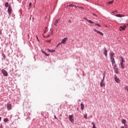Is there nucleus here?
Masks as SVG:
<instances>
[{
    "instance_id": "obj_37",
    "label": "nucleus",
    "mask_w": 128,
    "mask_h": 128,
    "mask_svg": "<svg viewBox=\"0 0 128 128\" xmlns=\"http://www.w3.org/2000/svg\"><path fill=\"white\" fill-rule=\"evenodd\" d=\"M92 124L93 126H95V125H94V122H92Z\"/></svg>"
},
{
    "instance_id": "obj_42",
    "label": "nucleus",
    "mask_w": 128,
    "mask_h": 128,
    "mask_svg": "<svg viewBox=\"0 0 128 128\" xmlns=\"http://www.w3.org/2000/svg\"><path fill=\"white\" fill-rule=\"evenodd\" d=\"M2 120V118L0 117V122Z\"/></svg>"
},
{
    "instance_id": "obj_35",
    "label": "nucleus",
    "mask_w": 128,
    "mask_h": 128,
    "mask_svg": "<svg viewBox=\"0 0 128 128\" xmlns=\"http://www.w3.org/2000/svg\"><path fill=\"white\" fill-rule=\"evenodd\" d=\"M96 24V26H100V25L99 24Z\"/></svg>"
},
{
    "instance_id": "obj_17",
    "label": "nucleus",
    "mask_w": 128,
    "mask_h": 128,
    "mask_svg": "<svg viewBox=\"0 0 128 128\" xmlns=\"http://www.w3.org/2000/svg\"><path fill=\"white\" fill-rule=\"evenodd\" d=\"M47 50H48V52H56V50H54L47 49Z\"/></svg>"
},
{
    "instance_id": "obj_39",
    "label": "nucleus",
    "mask_w": 128,
    "mask_h": 128,
    "mask_svg": "<svg viewBox=\"0 0 128 128\" xmlns=\"http://www.w3.org/2000/svg\"><path fill=\"white\" fill-rule=\"evenodd\" d=\"M74 8H78V6H74Z\"/></svg>"
},
{
    "instance_id": "obj_45",
    "label": "nucleus",
    "mask_w": 128,
    "mask_h": 128,
    "mask_svg": "<svg viewBox=\"0 0 128 128\" xmlns=\"http://www.w3.org/2000/svg\"><path fill=\"white\" fill-rule=\"evenodd\" d=\"M48 42H50V41H48Z\"/></svg>"
},
{
    "instance_id": "obj_18",
    "label": "nucleus",
    "mask_w": 128,
    "mask_h": 128,
    "mask_svg": "<svg viewBox=\"0 0 128 128\" xmlns=\"http://www.w3.org/2000/svg\"><path fill=\"white\" fill-rule=\"evenodd\" d=\"M84 104H81V110H84Z\"/></svg>"
},
{
    "instance_id": "obj_16",
    "label": "nucleus",
    "mask_w": 128,
    "mask_h": 128,
    "mask_svg": "<svg viewBox=\"0 0 128 128\" xmlns=\"http://www.w3.org/2000/svg\"><path fill=\"white\" fill-rule=\"evenodd\" d=\"M41 52H42V54H45V56H50V54H48L46 52L42 50H41Z\"/></svg>"
},
{
    "instance_id": "obj_26",
    "label": "nucleus",
    "mask_w": 128,
    "mask_h": 128,
    "mask_svg": "<svg viewBox=\"0 0 128 128\" xmlns=\"http://www.w3.org/2000/svg\"><path fill=\"white\" fill-rule=\"evenodd\" d=\"M88 22H90V24H94V22H92V21L90 20H88Z\"/></svg>"
},
{
    "instance_id": "obj_12",
    "label": "nucleus",
    "mask_w": 128,
    "mask_h": 128,
    "mask_svg": "<svg viewBox=\"0 0 128 128\" xmlns=\"http://www.w3.org/2000/svg\"><path fill=\"white\" fill-rule=\"evenodd\" d=\"M94 32H97V34H101L102 36H104V34L102 32H100V31H98V30H96V29H94Z\"/></svg>"
},
{
    "instance_id": "obj_43",
    "label": "nucleus",
    "mask_w": 128,
    "mask_h": 128,
    "mask_svg": "<svg viewBox=\"0 0 128 128\" xmlns=\"http://www.w3.org/2000/svg\"><path fill=\"white\" fill-rule=\"evenodd\" d=\"M77 110H78V108H77Z\"/></svg>"
},
{
    "instance_id": "obj_30",
    "label": "nucleus",
    "mask_w": 128,
    "mask_h": 128,
    "mask_svg": "<svg viewBox=\"0 0 128 128\" xmlns=\"http://www.w3.org/2000/svg\"><path fill=\"white\" fill-rule=\"evenodd\" d=\"M84 20H86L87 22H88V18H84Z\"/></svg>"
},
{
    "instance_id": "obj_23",
    "label": "nucleus",
    "mask_w": 128,
    "mask_h": 128,
    "mask_svg": "<svg viewBox=\"0 0 128 128\" xmlns=\"http://www.w3.org/2000/svg\"><path fill=\"white\" fill-rule=\"evenodd\" d=\"M124 126L125 127H124V126H121V128H128V126L126 124H124Z\"/></svg>"
},
{
    "instance_id": "obj_2",
    "label": "nucleus",
    "mask_w": 128,
    "mask_h": 128,
    "mask_svg": "<svg viewBox=\"0 0 128 128\" xmlns=\"http://www.w3.org/2000/svg\"><path fill=\"white\" fill-rule=\"evenodd\" d=\"M74 115H69L68 116V118L69 120H70V122H72V124H74Z\"/></svg>"
},
{
    "instance_id": "obj_10",
    "label": "nucleus",
    "mask_w": 128,
    "mask_h": 128,
    "mask_svg": "<svg viewBox=\"0 0 128 128\" xmlns=\"http://www.w3.org/2000/svg\"><path fill=\"white\" fill-rule=\"evenodd\" d=\"M68 40V38H64L61 42V44H66V41Z\"/></svg>"
},
{
    "instance_id": "obj_28",
    "label": "nucleus",
    "mask_w": 128,
    "mask_h": 128,
    "mask_svg": "<svg viewBox=\"0 0 128 128\" xmlns=\"http://www.w3.org/2000/svg\"><path fill=\"white\" fill-rule=\"evenodd\" d=\"M62 44V42L60 43H58V44L57 45V46H60Z\"/></svg>"
},
{
    "instance_id": "obj_41",
    "label": "nucleus",
    "mask_w": 128,
    "mask_h": 128,
    "mask_svg": "<svg viewBox=\"0 0 128 128\" xmlns=\"http://www.w3.org/2000/svg\"><path fill=\"white\" fill-rule=\"evenodd\" d=\"M50 36V34L46 36V38H48Z\"/></svg>"
},
{
    "instance_id": "obj_34",
    "label": "nucleus",
    "mask_w": 128,
    "mask_h": 128,
    "mask_svg": "<svg viewBox=\"0 0 128 128\" xmlns=\"http://www.w3.org/2000/svg\"><path fill=\"white\" fill-rule=\"evenodd\" d=\"M16 114H17L18 116H20V112H18L16 113Z\"/></svg>"
},
{
    "instance_id": "obj_13",
    "label": "nucleus",
    "mask_w": 128,
    "mask_h": 128,
    "mask_svg": "<svg viewBox=\"0 0 128 128\" xmlns=\"http://www.w3.org/2000/svg\"><path fill=\"white\" fill-rule=\"evenodd\" d=\"M114 53L110 52V60H112V58H114Z\"/></svg>"
},
{
    "instance_id": "obj_6",
    "label": "nucleus",
    "mask_w": 128,
    "mask_h": 128,
    "mask_svg": "<svg viewBox=\"0 0 128 128\" xmlns=\"http://www.w3.org/2000/svg\"><path fill=\"white\" fill-rule=\"evenodd\" d=\"M114 68L116 74H118V66L116 64L114 65Z\"/></svg>"
},
{
    "instance_id": "obj_5",
    "label": "nucleus",
    "mask_w": 128,
    "mask_h": 128,
    "mask_svg": "<svg viewBox=\"0 0 128 128\" xmlns=\"http://www.w3.org/2000/svg\"><path fill=\"white\" fill-rule=\"evenodd\" d=\"M7 110H12V104L8 103L7 104Z\"/></svg>"
},
{
    "instance_id": "obj_15",
    "label": "nucleus",
    "mask_w": 128,
    "mask_h": 128,
    "mask_svg": "<svg viewBox=\"0 0 128 128\" xmlns=\"http://www.w3.org/2000/svg\"><path fill=\"white\" fill-rule=\"evenodd\" d=\"M110 60H111V62L112 66H114V65L116 64V61H114V58Z\"/></svg>"
},
{
    "instance_id": "obj_19",
    "label": "nucleus",
    "mask_w": 128,
    "mask_h": 128,
    "mask_svg": "<svg viewBox=\"0 0 128 128\" xmlns=\"http://www.w3.org/2000/svg\"><path fill=\"white\" fill-rule=\"evenodd\" d=\"M114 4V0H112V1H110V2H107L108 4Z\"/></svg>"
},
{
    "instance_id": "obj_1",
    "label": "nucleus",
    "mask_w": 128,
    "mask_h": 128,
    "mask_svg": "<svg viewBox=\"0 0 128 128\" xmlns=\"http://www.w3.org/2000/svg\"><path fill=\"white\" fill-rule=\"evenodd\" d=\"M124 58L122 57L120 64L122 68H124Z\"/></svg>"
},
{
    "instance_id": "obj_40",
    "label": "nucleus",
    "mask_w": 128,
    "mask_h": 128,
    "mask_svg": "<svg viewBox=\"0 0 128 128\" xmlns=\"http://www.w3.org/2000/svg\"><path fill=\"white\" fill-rule=\"evenodd\" d=\"M93 128H96V125L95 126H93Z\"/></svg>"
},
{
    "instance_id": "obj_46",
    "label": "nucleus",
    "mask_w": 128,
    "mask_h": 128,
    "mask_svg": "<svg viewBox=\"0 0 128 128\" xmlns=\"http://www.w3.org/2000/svg\"><path fill=\"white\" fill-rule=\"evenodd\" d=\"M4 58H6V57L4 56Z\"/></svg>"
},
{
    "instance_id": "obj_25",
    "label": "nucleus",
    "mask_w": 128,
    "mask_h": 128,
    "mask_svg": "<svg viewBox=\"0 0 128 128\" xmlns=\"http://www.w3.org/2000/svg\"><path fill=\"white\" fill-rule=\"evenodd\" d=\"M4 122H8V119L7 118H5Z\"/></svg>"
},
{
    "instance_id": "obj_4",
    "label": "nucleus",
    "mask_w": 128,
    "mask_h": 128,
    "mask_svg": "<svg viewBox=\"0 0 128 128\" xmlns=\"http://www.w3.org/2000/svg\"><path fill=\"white\" fill-rule=\"evenodd\" d=\"M2 74L4 76H8V74L6 70H4V69H2Z\"/></svg>"
},
{
    "instance_id": "obj_27",
    "label": "nucleus",
    "mask_w": 128,
    "mask_h": 128,
    "mask_svg": "<svg viewBox=\"0 0 128 128\" xmlns=\"http://www.w3.org/2000/svg\"><path fill=\"white\" fill-rule=\"evenodd\" d=\"M84 118H88V116L86 114H84Z\"/></svg>"
},
{
    "instance_id": "obj_9",
    "label": "nucleus",
    "mask_w": 128,
    "mask_h": 128,
    "mask_svg": "<svg viewBox=\"0 0 128 128\" xmlns=\"http://www.w3.org/2000/svg\"><path fill=\"white\" fill-rule=\"evenodd\" d=\"M114 80L116 82H117V84H120V79H118V76H115Z\"/></svg>"
},
{
    "instance_id": "obj_22",
    "label": "nucleus",
    "mask_w": 128,
    "mask_h": 128,
    "mask_svg": "<svg viewBox=\"0 0 128 128\" xmlns=\"http://www.w3.org/2000/svg\"><path fill=\"white\" fill-rule=\"evenodd\" d=\"M8 6H9L8 3V2H6L5 4V6H6V8H8Z\"/></svg>"
},
{
    "instance_id": "obj_8",
    "label": "nucleus",
    "mask_w": 128,
    "mask_h": 128,
    "mask_svg": "<svg viewBox=\"0 0 128 128\" xmlns=\"http://www.w3.org/2000/svg\"><path fill=\"white\" fill-rule=\"evenodd\" d=\"M8 12L9 16H10V14H12V8L10 7V6L8 7Z\"/></svg>"
},
{
    "instance_id": "obj_7",
    "label": "nucleus",
    "mask_w": 128,
    "mask_h": 128,
    "mask_svg": "<svg viewBox=\"0 0 128 128\" xmlns=\"http://www.w3.org/2000/svg\"><path fill=\"white\" fill-rule=\"evenodd\" d=\"M126 26H120V32H122V30H126Z\"/></svg>"
},
{
    "instance_id": "obj_31",
    "label": "nucleus",
    "mask_w": 128,
    "mask_h": 128,
    "mask_svg": "<svg viewBox=\"0 0 128 128\" xmlns=\"http://www.w3.org/2000/svg\"><path fill=\"white\" fill-rule=\"evenodd\" d=\"M93 16H96V18H98V16L94 14H92Z\"/></svg>"
},
{
    "instance_id": "obj_29",
    "label": "nucleus",
    "mask_w": 128,
    "mask_h": 128,
    "mask_svg": "<svg viewBox=\"0 0 128 128\" xmlns=\"http://www.w3.org/2000/svg\"><path fill=\"white\" fill-rule=\"evenodd\" d=\"M69 6H74V5L72 4H70L69 5Z\"/></svg>"
},
{
    "instance_id": "obj_24",
    "label": "nucleus",
    "mask_w": 128,
    "mask_h": 128,
    "mask_svg": "<svg viewBox=\"0 0 128 128\" xmlns=\"http://www.w3.org/2000/svg\"><path fill=\"white\" fill-rule=\"evenodd\" d=\"M124 90H126L128 92V86H125L124 87Z\"/></svg>"
},
{
    "instance_id": "obj_3",
    "label": "nucleus",
    "mask_w": 128,
    "mask_h": 128,
    "mask_svg": "<svg viewBox=\"0 0 128 128\" xmlns=\"http://www.w3.org/2000/svg\"><path fill=\"white\" fill-rule=\"evenodd\" d=\"M104 78H106V76L104 74L103 76V79L102 80L100 86L101 87H102L104 86Z\"/></svg>"
},
{
    "instance_id": "obj_21",
    "label": "nucleus",
    "mask_w": 128,
    "mask_h": 128,
    "mask_svg": "<svg viewBox=\"0 0 128 128\" xmlns=\"http://www.w3.org/2000/svg\"><path fill=\"white\" fill-rule=\"evenodd\" d=\"M126 120L123 119L122 120V124H126Z\"/></svg>"
},
{
    "instance_id": "obj_32",
    "label": "nucleus",
    "mask_w": 128,
    "mask_h": 128,
    "mask_svg": "<svg viewBox=\"0 0 128 128\" xmlns=\"http://www.w3.org/2000/svg\"><path fill=\"white\" fill-rule=\"evenodd\" d=\"M68 22H70V24H72V20H69Z\"/></svg>"
},
{
    "instance_id": "obj_11",
    "label": "nucleus",
    "mask_w": 128,
    "mask_h": 128,
    "mask_svg": "<svg viewBox=\"0 0 128 128\" xmlns=\"http://www.w3.org/2000/svg\"><path fill=\"white\" fill-rule=\"evenodd\" d=\"M104 54L106 56H108V50H106V48H104Z\"/></svg>"
},
{
    "instance_id": "obj_14",
    "label": "nucleus",
    "mask_w": 128,
    "mask_h": 128,
    "mask_svg": "<svg viewBox=\"0 0 128 128\" xmlns=\"http://www.w3.org/2000/svg\"><path fill=\"white\" fill-rule=\"evenodd\" d=\"M116 16L117 18H122L124 16V15L122 14H117L116 15Z\"/></svg>"
},
{
    "instance_id": "obj_33",
    "label": "nucleus",
    "mask_w": 128,
    "mask_h": 128,
    "mask_svg": "<svg viewBox=\"0 0 128 128\" xmlns=\"http://www.w3.org/2000/svg\"><path fill=\"white\" fill-rule=\"evenodd\" d=\"M29 6H30H30H32V2H30L29 4Z\"/></svg>"
},
{
    "instance_id": "obj_44",
    "label": "nucleus",
    "mask_w": 128,
    "mask_h": 128,
    "mask_svg": "<svg viewBox=\"0 0 128 128\" xmlns=\"http://www.w3.org/2000/svg\"><path fill=\"white\" fill-rule=\"evenodd\" d=\"M44 32H46V30H45V32H44Z\"/></svg>"
},
{
    "instance_id": "obj_20",
    "label": "nucleus",
    "mask_w": 128,
    "mask_h": 128,
    "mask_svg": "<svg viewBox=\"0 0 128 128\" xmlns=\"http://www.w3.org/2000/svg\"><path fill=\"white\" fill-rule=\"evenodd\" d=\"M58 20H56L55 21V22L54 23V26H56V24H58Z\"/></svg>"
},
{
    "instance_id": "obj_36",
    "label": "nucleus",
    "mask_w": 128,
    "mask_h": 128,
    "mask_svg": "<svg viewBox=\"0 0 128 128\" xmlns=\"http://www.w3.org/2000/svg\"><path fill=\"white\" fill-rule=\"evenodd\" d=\"M54 118H56V120H58V118H56V115L54 116Z\"/></svg>"
},
{
    "instance_id": "obj_38",
    "label": "nucleus",
    "mask_w": 128,
    "mask_h": 128,
    "mask_svg": "<svg viewBox=\"0 0 128 128\" xmlns=\"http://www.w3.org/2000/svg\"><path fill=\"white\" fill-rule=\"evenodd\" d=\"M0 128H2V125L0 126Z\"/></svg>"
}]
</instances>
